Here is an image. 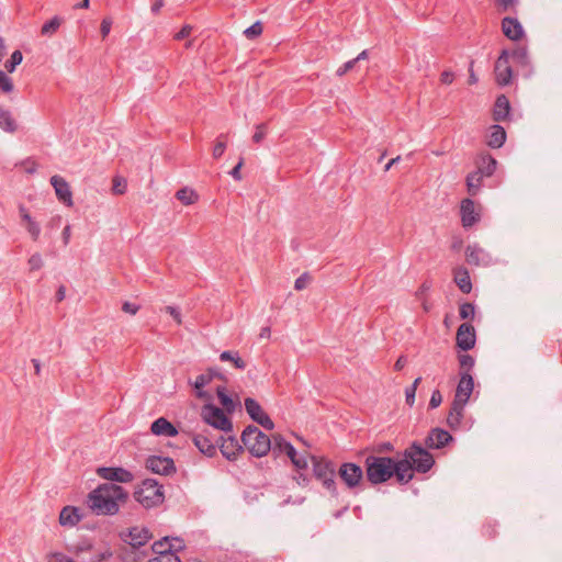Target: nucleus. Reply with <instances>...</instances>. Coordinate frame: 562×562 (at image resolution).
I'll use <instances>...</instances> for the list:
<instances>
[{"label":"nucleus","instance_id":"nucleus-4","mask_svg":"<svg viewBox=\"0 0 562 562\" xmlns=\"http://www.w3.org/2000/svg\"><path fill=\"white\" fill-rule=\"evenodd\" d=\"M244 447L251 456L260 458L266 456L271 449L270 438L256 426H247L241 434Z\"/></svg>","mask_w":562,"mask_h":562},{"label":"nucleus","instance_id":"nucleus-7","mask_svg":"<svg viewBox=\"0 0 562 562\" xmlns=\"http://www.w3.org/2000/svg\"><path fill=\"white\" fill-rule=\"evenodd\" d=\"M202 419L210 426L229 432L233 429L231 419L224 414V411L213 404H205L201 408Z\"/></svg>","mask_w":562,"mask_h":562},{"label":"nucleus","instance_id":"nucleus-35","mask_svg":"<svg viewBox=\"0 0 562 562\" xmlns=\"http://www.w3.org/2000/svg\"><path fill=\"white\" fill-rule=\"evenodd\" d=\"M220 360L231 361L236 369L244 370L246 368V362L239 357L238 352L223 351L220 355Z\"/></svg>","mask_w":562,"mask_h":562},{"label":"nucleus","instance_id":"nucleus-10","mask_svg":"<svg viewBox=\"0 0 562 562\" xmlns=\"http://www.w3.org/2000/svg\"><path fill=\"white\" fill-rule=\"evenodd\" d=\"M97 474L111 483H130L134 480L133 473L124 468L103 467L97 470Z\"/></svg>","mask_w":562,"mask_h":562},{"label":"nucleus","instance_id":"nucleus-29","mask_svg":"<svg viewBox=\"0 0 562 562\" xmlns=\"http://www.w3.org/2000/svg\"><path fill=\"white\" fill-rule=\"evenodd\" d=\"M454 282L463 293L471 292L472 283L467 269L459 268L454 271Z\"/></svg>","mask_w":562,"mask_h":562},{"label":"nucleus","instance_id":"nucleus-46","mask_svg":"<svg viewBox=\"0 0 562 562\" xmlns=\"http://www.w3.org/2000/svg\"><path fill=\"white\" fill-rule=\"evenodd\" d=\"M226 149V135L224 134H221L218 137H217V140H216V144L213 148V157L215 159H218L220 157H222V155L224 154Z\"/></svg>","mask_w":562,"mask_h":562},{"label":"nucleus","instance_id":"nucleus-27","mask_svg":"<svg viewBox=\"0 0 562 562\" xmlns=\"http://www.w3.org/2000/svg\"><path fill=\"white\" fill-rule=\"evenodd\" d=\"M193 442L195 447L207 457H213L216 452V446L214 442L203 435H195L193 437Z\"/></svg>","mask_w":562,"mask_h":562},{"label":"nucleus","instance_id":"nucleus-6","mask_svg":"<svg viewBox=\"0 0 562 562\" xmlns=\"http://www.w3.org/2000/svg\"><path fill=\"white\" fill-rule=\"evenodd\" d=\"M313 473L317 481L331 494L336 495L335 468L334 464L324 459L311 456Z\"/></svg>","mask_w":562,"mask_h":562},{"label":"nucleus","instance_id":"nucleus-1","mask_svg":"<svg viewBox=\"0 0 562 562\" xmlns=\"http://www.w3.org/2000/svg\"><path fill=\"white\" fill-rule=\"evenodd\" d=\"M128 499V493L114 483H103L87 496L88 508L98 516H113Z\"/></svg>","mask_w":562,"mask_h":562},{"label":"nucleus","instance_id":"nucleus-59","mask_svg":"<svg viewBox=\"0 0 562 562\" xmlns=\"http://www.w3.org/2000/svg\"><path fill=\"white\" fill-rule=\"evenodd\" d=\"M111 26H112V21L110 19L105 18L102 20L100 31H101L103 38H105L109 35V33L111 31Z\"/></svg>","mask_w":562,"mask_h":562},{"label":"nucleus","instance_id":"nucleus-63","mask_svg":"<svg viewBox=\"0 0 562 562\" xmlns=\"http://www.w3.org/2000/svg\"><path fill=\"white\" fill-rule=\"evenodd\" d=\"M166 311H167V313H169V314L172 316V318H173L178 324H181V323H182V321H181V314H180V312H179V310H178V308H176V307H173V306H167V307H166Z\"/></svg>","mask_w":562,"mask_h":562},{"label":"nucleus","instance_id":"nucleus-30","mask_svg":"<svg viewBox=\"0 0 562 562\" xmlns=\"http://www.w3.org/2000/svg\"><path fill=\"white\" fill-rule=\"evenodd\" d=\"M0 128L8 133H14L18 124L11 112L0 105Z\"/></svg>","mask_w":562,"mask_h":562},{"label":"nucleus","instance_id":"nucleus-18","mask_svg":"<svg viewBox=\"0 0 562 562\" xmlns=\"http://www.w3.org/2000/svg\"><path fill=\"white\" fill-rule=\"evenodd\" d=\"M502 31L504 35L512 41H519L525 35L524 29L519 21L510 16H506L503 19Z\"/></svg>","mask_w":562,"mask_h":562},{"label":"nucleus","instance_id":"nucleus-26","mask_svg":"<svg viewBox=\"0 0 562 562\" xmlns=\"http://www.w3.org/2000/svg\"><path fill=\"white\" fill-rule=\"evenodd\" d=\"M506 140V132L501 125H493L487 135V145L492 148H499Z\"/></svg>","mask_w":562,"mask_h":562},{"label":"nucleus","instance_id":"nucleus-53","mask_svg":"<svg viewBox=\"0 0 562 562\" xmlns=\"http://www.w3.org/2000/svg\"><path fill=\"white\" fill-rule=\"evenodd\" d=\"M311 282V277L308 273H303L294 282V289L297 291L304 290L308 283Z\"/></svg>","mask_w":562,"mask_h":562},{"label":"nucleus","instance_id":"nucleus-3","mask_svg":"<svg viewBox=\"0 0 562 562\" xmlns=\"http://www.w3.org/2000/svg\"><path fill=\"white\" fill-rule=\"evenodd\" d=\"M400 461H407V474L411 476V480L414 477V471L426 473L435 463L432 454L417 442H413L404 451V458Z\"/></svg>","mask_w":562,"mask_h":562},{"label":"nucleus","instance_id":"nucleus-38","mask_svg":"<svg viewBox=\"0 0 562 562\" xmlns=\"http://www.w3.org/2000/svg\"><path fill=\"white\" fill-rule=\"evenodd\" d=\"M60 24L61 19L59 16H54L52 20L43 24L41 29V34L44 36H52L58 31Z\"/></svg>","mask_w":562,"mask_h":562},{"label":"nucleus","instance_id":"nucleus-62","mask_svg":"<svg viewBox=\"0 0 562 562\" xmlns=\"http://www.w3.org/2000/svg\"><path fill=\"white\" fill-rule=\"evenodd\" d=\"M192 27L190 25H184L176 35L175 40L180 41L188 37L191 34Z\"/></svg>","mask_w":562,"mask_h":562},{"label":"nucleus","instance_id":"nucleus-23","mask_svg":"<svg viewBox=\"0 0 562 562\" xmlns=\"http://www.w3.org/2000/svg\"><path fill=\"white\" fill-rule=\"evenodd\" d=\"M82 519L80 509L72 506H66L59 514V524L61 526H76Z\"/></svg>","mask_w":562,"mask_h":562},{"label":"nucleus","instance_id":"nucleus-20","mask_svg":"<svg viewBox=\"0 0 562 562\" xmlns=\"http://www.w3.org/2000/svg\"><path fill=\"white\" fill-rule=\"evenodd\" d=\"M222 442L220 450L227 460H235L237 456L243 451V446L238 443V440L234 436L227 438L221 437Z\"/></svg>","mask_w":562,"mask_h":562},{"label":"nucleus","instance_id":"nucleus-56","mask_svg":"<svg viewBox=\"0 0 562 562\" xmlns=\"http://www.w3.org/2000/svg\"><path fill=\"white\" fill-rule=\"evenodd\" d=\"M442 403V395L439 390H435L429 401L430 408H437Z\"/></svg>","mask_w":562,"mask_h":562},{"label":"nucleus","instance_id":"nucleus-8","mask_svg":"<svg viewBox=\"0 0 562 562\" xmlns=\"http://www.w3.org/2000/svg\"><path fill=\"white\" fill-rule=\"evenodd\" d=\"M245 408L250 418L261 425L265 429L271 430L274 427L273 422L271 418L262 411L260 404L251 398L247 397L245 400Z\"/></svg>","mask_w":562,"mask_h":562},{"label":"nucleus","instance_id":"nucleus-13","mask_svg":"<svg viewBox=\"0 0 562 562\" xmlns=\"http://www.w3.org/2000/svg\"><path fill=\"white\" fill-rule=\"evenodd\" d=\"M120 536L121 539L132 548L142 547L151 538L149 531L140 527H133L127 531H122Z\"/></svg>","mask_w":562,"mask_h":562},{"label":"nucleus","instance_id":"nucleus-45","mask_svg":"<svg viewBox=\"0 0 562 562\" xmlns=\"http://www.w3.org/2000/svg\"><path fill=\"white\" fill-rule=\"evenodd\" d=\"M459 363H460L461 372L470 373V371L473 368L475 361H474V358L472 356L463 353V355L459 356Z\"/></svg>","mask_w":562,"mask_h":562},{"label":"nucleus","instance_id":"nucleus-33","mask_svg":"<svg viewBox=\"0 0 562 562\" xmlns=\"http://www.w3.org/2000/svg\"><path fill=\"white\" fill-rule=\"evenodd\" d=\"M151 551L159 557H167L169 559L171 551L170 538L165 537L161 540L154 542V544L151 546Z\"/></svg>","mask_w":562,"mask_h":562},{"label":"nucleus","instance_id":"nucleus-15","mask_svg":"<svg viewBox=\"0 0 562 562\" xmlns=\"http://www.w3.org/2000/svg\"><path fill=\"white\" fill-rule=\"evenodd\" d=\"M474 387L473 378L468 372H460V380L457 385L453 401L467 404Z\"/></svg>","mask_w":562,"mask_h":562},{"label":"nucleus","instance_id":"nucleus-34","mask_svg":"<svg viewBox=\"0 0 562 562\" xmlns=\"http://www.w3.org/2000/svg\"><path fill=\"white\" fill-rule=\"evenodd\" d=\"M216 393H217L220 403L222 404L224 409L227 413H233L235 411L236 404L233 401V398L226 394L225 387L218 386L216 390Z\"/></svg>","mask_w":562,"mask_h":562},{"label":"nucleus","instance_id":"nucleus-49","mask_svg":"<svg viewBox=\"0 0 562 562\" xmlns=\"http://www.w3.org/2000/svg\"><path fill=\"white\" fill-rule=\"evenodd\" d=\"M126 180L123 177L116 176L113 178L112 191L114 194H123L126 191Z\"/></svg>","mask_w":562,"mask_h":562},{"label":"nucleus","instance_id":"nucleus-44","mask_svg":"<svg viewBox=\"0 0 562 562\" xmlns=\"http://www.w3.org/2000/svg\"><path fill=\"white\" fill-rule=\"evenodd\" d=\"M285 445H291L286 441L281 435L273 436V440L271 441V449L273 453H283L285 452Z\"/></svg>","mask_w":562,"mask_h":562},{"label":"nucleus","instance_id":"nucleus-37","mask_svg":"<svg viewBox=\"0 0 562 562\" xmlns=\"http://www.w3.org/2000/svg\"><path fill=\"white\" fill-rule=\"evenodd\" d=\"M170 558L167 562H181V558L177 554L184 549V542L180 538H170Z\"/></svg>","mask_w":562,"mask_h":562},{"label":"nucleus","instance_id":"nucleus-32","mask_svg":"<svg viewBox=\"0 0 562 562\" xmlns=\"http://www.w3.org/2000/svg\"><path fill=\"white\" fill-rule=\"evenodd\" d=\"M496 164L492 156H483L476 170L484 177H491L496 170Z\"/></svg>","mask_w":562,"mask_h":562},{"label":"nucleus","instance_id":"nucleus-61","mask_svg":"<svg viewBox=\"0 0 562 562\" xmlns=\"http://www.w3.org/2000/svg\"><path fill=\"white\" fill-rule=\"evenodd\" d=\"M19 213H20L21 220L25 223V226L29 225V223L34 221L31 217L27 209L24 205L19 206Z\"/></svg>","mask_w":562,"mask_h":562},{"label":"nucleus","instance_id":"nucleus-51","mask_svg":"<svg viewBox=\"0 0 562 562\" xmlns=\"http://www.w3.org/2000/svg\"><path fill=\"white\" fill-rule=\"evenodd\" d=\"M31 271L40 270L44 266L42 256L38 252L33 254L27 261Z\"/></svg>","mask_w":562,"mask_h":562},{"label":"nucleus","instance_id":"nucleus-28","mask_svg":"<svg viewBox=\"0 0 562 562\" xmlns=\"http://www.w3.org/2000/svg\"><path fill=\"white\" fill-rule=\"evenodd\" d=\"M289 459L291 460L292 464L297 470H305L308 467L307 462V456L301 454L299 456L295 448L292 445H285V452H284Z\"/></svg>","mask_w":562,"mask_h":562},{"label":"nucleus","instance_id":"nucleus-36","mask_svg":"<svg viewBox=\"0 0 562 562\" xmlns=\"http://www.w3.org/2000/svg\"><path fill=\"white\" fill-rule=\"evenodd\" d=\"M177 199L182 202L184 205H191L195 203L199 199V195L189 188L180 189L177 194Z\"/></svg>","mask_w":562,"mask_h":562},{"label":"nucleus","instance_id":"nucleus-52","mask_svg":"<svg viewBox=\"0 0 562 562\" xmlns=\"http://www.w3.org/2000/svg\"><path fill=\"white\" fill-rule=\"evenodd\" d=\"M27 233L30 234L31 238L36 241L41 234V226L37 222L33 221L29 223V225L25 226Z\"/></svg>","mask_w":562,"mask_h":562},{"label":"nucleus","instance_id":"nucleus-42","mask_svg":"<svg viewBox=\"0 0 562 562\" xmlns=\"http://www.w3.org/2000/svg\"><path fill=\"white\" fill-rule=\"evenodd\" d=\"M23 60V55L20 50H14L9 60L5 61L4 68L8 72H13L18 65Z\"/></svg>","mask_w":562,"mask_h":562},{"label":"nucleus","instance_id":"nucleus-55","mask_svg":"<svg viewBox=\"0 0 562 562\" xmlns=\"http://www.w3.org/2000/svg\"><path fill=\"white\" fill-rule=\"evenodd\" d=\"M357 64V59H351V60H348L347 63H345L342 66H340L337 71H336V75L338 77H342L344 75H346L348 71H350L351 69H353V67L356 66Z\"/></svg>","mask_w":562,"mask_h":562},{"label":"nucleus","instance_id":"nucleus-2","mask_svg":"<svg viewBox=\"0 0 562 562\" xmlns=\"http://www.w3.org/2000/svg\"><path fill=\"white\" fill-rule=\"evenodd\" d=\"M407 470V461H395L390 457L375 456H369L366 459L367 479L372 484L384 483L393 475L401 484H407L411 481Z\"/></svg>","mask_w":562,"mask_h":562},{"label":"nucleus","instance_id":"nucleus-41","mask_svg":"<svg viewBox=\"0 0 562 562\" xmlns=\"http://www.w3.org/2000/svg\"><path fill=\"white\" fill-rule=\"evenodd\" d=\"M519 0H496V8L498 12H516Z\"/></svg>","mask_w":562,"mask_h":562},{"label":"nucleus","instance_id":"nucleus-64","mask_svg":"<svg viewBox=\"0 0 562 562\" xmlns=\"http://www.w3.org/2000/svg\"><path fill=\"white\" fill-rule=\"evenodd\" d=\"M243 164H244V160L243 158L238 161V164L232 169V171L229 172L231 176L235 179V180H240L241 179V176H240V169L243 167Z\"/></svg>","mask_w":562,"mask_h":562},{"label":"nucleus","instance_id":"nucleus-21","mask_svg":"<svg viewBox=\"0 0 562 562\" xmlns=\"http://www.w3.org/2000/svg\"><path fill=\"white\" fill-rule=\"evenodd\" d=\"M461 220L464 227H471L479 221V214L475 212V204L471 199H464L461 202Z\"/></svg>","mask_w":562,"mask_h":562},{"label":"nucleus","instance_id":"nucleus-16","mask_svg":"<svg viewBox=\"0 0 562 562\" xmlns=\"http://www.w3.org/2000/svg\"><path fill=\"white\" fill-rule=\"evenodd\" d=\"M50 184L55 189V193L60 202L66 204L67 206H71L72 202V192L68 182L60 176H53L50 178Z\"/></svg>","mask_w":562,"mask_h":562},{"label":"nucleus","instance_id":"nucleus-43","mask_svg":"<svg viewBox=\"0 0 562 562\" xmlns=\"http://www.w3.org/2000/svg\"><path fill=\"white\" fill-rule=\"evenodd\" d=\"M420 381H422L420 376L416 378L415 381L413 382V384L405 390V401H406V404L411 407L415 403L416 390H417Z\"/></svg>","mask_w":562,"mask_h":562},{"label":"nucleus","instance_id":"nucleus-5","mask_svg":"<svg viewBox=\"0 0 562 562\" xmlns=\"http://www.w3.org/2000/svg\"><path fill=\"white\" fill-rule=\"evenodd\" d=\"M134 497L146 508L157 506L164 502L162 486L156 480L146 479L135 491Z\"/></svg>","mask_w":562,"mask_h":562},{"label":"nucleus","instance_id":"nucleus-14","mask_svg":"<svg viewBox=\"0 0 562 562\" xmlns=\"http://www.w3.org/2000/svg\"><path fill=\"white\" fill-rule=\"evenodd\" d=\"M475 329L472 325L463 323L457 330V346L463 351H468L475 346Z\"/></svg>","mask_w":562,"mask_h":562},{"label":"nucleus","instance_id":"nucleus-22","mask_svg":"<svg viewBox=\"0 0 562 562\" xmlns=\"http://www.w3.org/2000/svg\"><path fill=\"white\" fill-rule=\"evenodd\" d=\"M150 430L156 436L175 437L178 435L177 428L164 417L156 419L151 424Z\"/></svg>","mask_w":562,"mask_h":562},{"label":"nucleus","instance_id":"nucleus-47","mask_svg":"<svg viewBox=\"0 0 562 562\" xmlns=\"http://www.w3.org/2000/svg\"><path fill=\"white\" fill-rule=\"evenodd\" d=\"M13 89L14 86L12 79L0 69V90H2L4 93H10L13 91Z\"/></svg>","mask_w":562,"mask_h":562},{"label":"nucleus","instance_id":"nucleus-24","mask_svg":"<svg viewBox=\"0 0 562 562\" xmlns=\"http://www.w3.org/2000/svg\"><path fill=\"white\" fill-rule=\"evenodd\" d=\"M510 111V104L506 95L502 94L496 98L494 110H493V119L496 122L505 121Z\"/></svg>","mask_w":562,"mask_h":562},{"label":"nucleus","instance_id":"nucleus-60","mask_svg":"<svg viewBox=\"0 0 562 562\" xmlns=\"http://www.w3.org/2000/svg\"><path fill=\"white\" fill-rule=\"evenodd\" d=\"M454 80V74L450 70H445L440 75V82L443 85H451Z\"/></svg>","mask_w":562,"mask_h":562},{"label":"nucleus","instance_id":"nucleus-11","mask_svg":"<svg viewBox=\"0 0 562 562\" xmlns=\"http://www.w3.org/2000/svg\"><path fill=\"white\" fill-rule=\"evenodd\" d=\"M338 474L349 488L358 486L363 477L362 469L355 463H342L338 470Z\"/></svg>","mask_w":562,"mask_h":562},{"label":"nucleus","instance_id":"nucleus-12","mask_svg":"<svg viewBox=\"0 0 562 562\" xmlns=\"http://www.w3.org/2000/svg\"><path fill=\"white\" fill-rule=\"evenodd\" d=\"M145 464L148 470L157 474L168 475L176 472L175 462L168 457L150 456Z\"/></svg>","mask_w":562,"mask_h":562},{"label":"nucleus","instance_id":"nucleus-31","mask_svg":"<svg viewBox=\"0 0 562 562\" xmlns=\"http://www.w3.org/2000/svg\"><path fill=\"white\" fill-rule=\"evenodd\" d=\"M483 178H484V176L482 173H480L477 170L468 175L467 188H468L469 194H471V195L477 194V192L481 189Z\"/></svg>","mask_w":562,"mask_h":562},{"label":"nucleus","instance_id":"nucleus-50","mask_svg":"<svg viewBox=\"0 0 562 562\" xmlns=\"http://www.w3.org/2000/svg\"><path fill=\"white\" fill-rule=\"evenodd\" d=\"M474 305L471 303H463L460 305L459 315L462 319L473 318L474 316Z\"/></svg>","mask_w":562,"mask_h":562},{"label":"nucleus","instance_id":"nucleus-17","mask_svg":"<svg viewBox=\"0 0 562 562\" xmlns=\"http://www.w3.org/2000/svg\"><path fill=\"white\" fill-rule=\"evenodd\" d=\"M452 440V436L441 428H434L425 439L428 449H440Z\"/></svg>","mask_w":562,"mask_h":562},{"label":"nucleus","instance_id":"nucleus-39","mask_svg":"<svg viewBox=\"0 0 562 562\" xmlns=\"http://www.w3.org/2000/svg\"><path fill=\"white\" fill-rule=\"evenodd\" d=\"M513 60L516 64H519L521 66H528L529 65V57H528V50L526 47H517L515 48L510 55Z\"/></svg>","mask_w":562,"mask_h":562},{"label":"nucleus","instance_id":"nucleus-54","mask_svg":"<svg viewBox=\"0 0 562 562\" xmlns=\"http://www.w3.org/2000/svg\"><path fill=\"white\" fill-rule=\"evenodd\" d=\"M266 128H267V125L265 123H261L259 125L256 126V132L255 134L252 135V140L255 143H260L265 136H266Z\"/></svg>","mask_w":562,"mask_h":562},{"label":"nucleus","instance_id":"nucleus-57","mask_svg":"<svg viewBox=\"0 0 562 562\" xmlns=\"http://www.w3.org/2000/svg\"><path fill=\"white\" fill-rule=\"evenodd\" d=\"M92 549L91 544L83 541L81 543H78L76 546L72 547V550L75 552V557L76 558H80V553L81 552H85V551H90Z\"/></svg>","mask_w":562,"mask_h":562},{"label":"nucleus","instance_id":"nucleus-58","mask_svg":"<svg viewBox=\"0 0 562 562\" xmlns=\"http://www.w3.org/2000/svg\"><path fill=\"white\" fill-rule=\"evenodd\" d=\"M122 311L131 315H135L139 311V305L131 302H124L122 305Z\"/></svg>","mask_w":562,"mask_h":562},{"label":"nucleus","instance_id":"nucleus-19","mask_svg":"<svg viewBox=\"0 0 562 562\" xmlns=\"http://www.w3.org/2000/svg\"><path fill=\"white\" fill-rule=\"evenodd\" d=\"M215 376L221 378V374L213 369H209L207 372L196 376L195 381L192 383L193 387L195 389L196 397L205 401L211 398V395L203 391V387L206 386Z\"/></svg>","mask_w":562,"mask_h":562},{"label":"nucleus","instance_id":"nucleus-25","mask_svg":"<svg viewBox=\"0 0 562 562\" xmlns=\"http://www.w3.org/2000/svg\"><path fill=\"white\" fill-rule=\"evenodd\" d=\"M465 404L453 401L451 404L450 412L447 417V424L451 429H456L460 426L463 418V411Z\"/></svg>","mask_w":562,"mask_h":562},{"label":"nucleus","instance_id":"nucleus-9","mask_svg":"<svg viewBox=\"0 0 562 562\" xmlns=\"http://www.w3.org/2000/svg\"><path fill=\"white\" fill-rule=\"evenodd\" d=\"M495 78L499 86H507L510 83L513 71L509 65V53L503 50L495 63Z\"/></svg>","mask_w":562,"mask_h":562},{"label":"nucleus","instance_id":"nucleus-48","mask_svg":"<svg viewBox=\"0 0 562 562\" xmlns=\"http://www.w3.org/2000/svg\"><path fill=\"white\" fill-rule=\"evenodd\" d=\"M262 31H263L262 24L260 22H256L252 25H250L249 27H247L244 31V34L247 38L254 40V38L258 37L259 35H261Z\"/></svg>","mask_w":562,"mask_h":562},{"label":"nucleus","instance_id":"nucleus-40","mask_svg":"<svg viewBox=\"0 0 562 562\" xmlns=\"http://www.w3.org/2000/svg\"><path fill=\"white\" fill-rule=\"evenodd\" d=\"M483 250L476 246H468L465 249L467 261L472 265H479Z\"/></svg>","mask_w":562,"mask_h":562}]
</instances>
